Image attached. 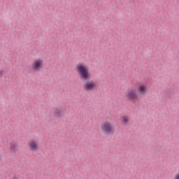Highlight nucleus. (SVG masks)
<instances>
[{
	"label": "nucleus",
	"instance_id": "nucleus-1",
	"mask_svg": "<svg viewBox=\"0 0 179 179\" xmlns=\"http://www.w3.org/2000/svg\"><path fill=\"white\" fill-rule=\"evenodd\" d=\"M76 71L82 80H89L92 78V74L89 72V68L85 63L77 64Z\"/></svg>",
	"mask_w": 179,
	"mask_h": 179
},
{
	"label": "nucleus",
	"instance_id": "nucleus-2",
	"mask_svg": "<svg viewBox=\"0 0 179 179\" xmlns=\"http://www.w3.org/2000/svg\"><path fill=\"white\" fill-rule=\"evenodd\" d=\"M101 131L104 135H113L115 132V129H114L113 123L108 121H104L101 124Z\"/></svg>",
	"mask_w": 179,
	"mask_h": 179
},
{
	"label": "nucleus",
	"instance_id": "nucleus-3",
	"mask_svg": "<svg viewBox=\"0 0 179 179\" xmlns=\"http://www.w3.org/2000/svg\"><path fill=\"white\" fill-rule=\"evenodd\" d=\"M44 67V61L41 58H38L34 60V62L31 65L33 71H41Z\"/></svg>",
	"mask_w": 179,
	"mask_h": 179
},
{
	"label": "nucleus",
	"instance_id": "nucleus-4",
	"mask_svg": "<svg viewBox=\"0 0 179 179\" xmlns=\"http://www.w3.org/2000/svg\"><path fill=\"white\" fill-rule=\"evenodd\" d=\"M97 87V85H96V82L94 80H87L85 83L83 89L86 92H92V90H94Z\"/></svg>",
	"mask_w": 179,
	"mask_h": 179
},
{
	"label": "nucleus",
	"instance_id": "nucleus-5",
	"mask_svg": "<svg viewBox=\"0 0 179 179\" xmlns=\"http://www.w3.org/2000/svg\"><path fill=\"white\" fill-rule=\"evenodd\" d=\"M138 94L136 90H131L127 92V97L130 101L135 102L139 100Z\"/></svg>",
	"mask_w": 179,
	"mask_h": 179
},
{
	"label": "nucleus",
	"instance_id": "nucleus-6",
	"mask_svg": "<svg viewBox=\"0 0 179 179\" xmlns=\"http://www.w3.org/2000/svg\"><path fill=\"white\" fill-rule=\"evenodd\" d=\"M28 148L31 152H37L40 147L38 146V141L36 140H31L28 143Z\"/></svg>",
	"mask_w": 179,
	"mask_h": 179
},
{
	"label": "nucleus",
	"instance_id": "nucleus-7",
	"mask_svg": "<svg viewBox=\"0 0 179 179\" xmlns=\"http://www.w3.org/2000/svg\"><path fill=\"white\" fill-rule=\"evenodd\" d=\"M136 92L139 96H145L148 93V85L146 84L140 85Z\"/></svg>",
	"mask_w": 179,
	"mask_h": 179
},
{
	"label": "nucleus",
	"instance_id": "nucleus-8",
	"mask_svg": "<svg viewBox=\"0 0 179 179\" xmlns=\"http://www.w3.org/2000/svg\"><path fill=\"white\" fill-rule=\"evenodd\" d=\"M55 117H63L64 113L62 112V108H56L54 111Z\"/></svg>",
	"mask_w": 179,
	"mask_h": 179
},
{
	"label": "nucleus",
	"instance_id": "nucleus-9",
	"mask_svg": "<svg viewBox=\"0 0 179 179\" xmlns=\"http://www.w3.org/2000/svg\"><path fill=\"white\" fill-rule=\"evenodd\" d=\"M17 145L15 143H13L10 144V150H12L13 152H16V148H17Z\"/></svg>",
	"mask_w": 179,
	"mask_h": 179
},
{
	"label": "nucleus",
	"instance_id": "nucleus-10",
	"mask_svg": "<svg viewBox=\"0 0 179 179\" xmlns=\"http://www.w3.org/2000/svg\"><path fill=\"white\" fill-rule=\"evenodd\" d=\"M122 121L124 124H127L128 122V117L124 116L122 118Z\"/></svg>",
	"mask_w": 179,
	"mask_h": 179
},
{
	"label": "nucleus",
	"instance_id": "nucleus-11",
	"mask_svg": "<svg viewBox=\"0 0 179 179\" xmlns=\"http://www.w3.org/2000/svg\"><path fill=\"white\" fill-rule=\"evenodd\" d=\"M3 75V70H0V78Z\"/></svg>",
	"mask_w": 179,
	"mask_h": 179
},
{
	"label": "nucleus",
	"instance_id": "nucleus-12",
	"mask_svg": "<svg viewBox=\"0 0 179 179\" xmlns=\"http://www.w3.org/2000/svg\"><path fill=\"white\" fill-rule=\"evenodd\" d=\"M175 179H179V174L176 175Z\"/></svg>",
	"mask_w": 179,
	"mask_h": 179
},
{
	"label": "nucleus",
	"instance_id": "nucleus-13",
	"mask_svg": "<svg viewBox=\"0 0 179 179\" xmlns=\"http://www.w3.org/2000/svg\"><path fill=\"white\" fill-rule=\"evenodd\" d=\"M0 160H1V157H0Z\"/></svg>",
	"mask_w": 179,
	"mask_h": 179
}]
</instances>
